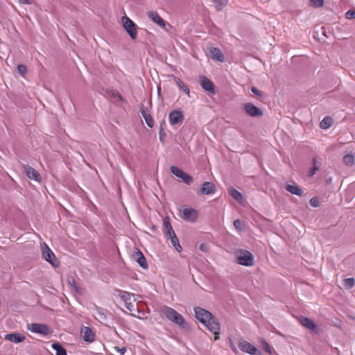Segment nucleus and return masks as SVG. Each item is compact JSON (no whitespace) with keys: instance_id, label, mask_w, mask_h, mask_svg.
Masks as SVG:
<instances>
[{"instance_id":"nucleus-6","label":"nucleus","mask_w":355,"mask_h":355,"mask_svg":"<svg viewBox=\"0 0 355 355\" xmlns=\"http://www.w3.org/2000/svg\"><path fill=\"white\" fill-rule=\"evenodd\" d=\"M239 347L242 352L250 355H262V353L257 347L244 340L239 342Z\"/></svg>"},{"instance_id":"nucleus-30","label":"nucleus","mask_w":355,"mask_h":355,"mask_svg":"<svg viewBox=\"0 0 355 355\" xmlns=\"http://www.w3.org/2000/svg\"><path fill=\"white\" fill-rule=\"evenodd\" d=\"M332 125V120L330 117H324L320 123V126L323 129H327Z\"/></svg>"},{"instance_id":"nucleus-27","label":"nucleus","mask_w":355,"mask_h":355,"mask_svg":"<svg viewBox=\"0 0 355 355\" xmlns=\"http://www.w3.org/2000/svg\"><path fill=\"white\" fill-rule=\"evenodd\" d=\"M51 346L55 351L56 355H67L66 349L60 343H54Z\"/></svg>"},{"instance_id":"nucleus-22","label":"nucleus","mask_w":355,"mask_h":355,"mask_svg":"<svg viewBox=\"0 0 355 355\" xmlns=\"http://www.w3.org/2000/svg\"><path fill=\"white\" fill-rule=\"evenodd\" d=\"M285 188L287 191L293 195L298 196H302L303 195V191L296 184H287Z\"/></svg>"},{"instance_id":"nucleus-12","label":"nucleus","mask_w":355,"mask_h":355,"mask_svg":"<svg viewBox=\"0 0 355 355\" xmlns=\"http://www.w3.org/2000/svg\"><path fill=\"white\" fill-rule=\"evenodd\" d=\"M183 119V114L180 110H173L168 115V121L172 125L181 123Z\"/></svg>"},{"instance_id":"nucleus-11","label":"nucleus","mask_w":355,"mask_h":355,"mask_svg":"<svg viewBox=\"0 0 355 355\" xmlns=\"http://www.w3.org/2000/svg\"><path fill=\"white\" fill-rule=\"evenodd\" d=\"M23 168L26 173V175L29 179L33 180L38 182H40V175L35 168L28 165H24Z\"/></svg>"},{"instance_id":"nucleus-16","label":"nucleus","mask_w":355,"mask_h":355,"mask_svg":"<svg viewBox=\"0 0 355 355\" xmlns=\"http://www.w3.org/2000/svg\"><path fill=\"white\" fill-rule=\"evenodd\" d=\"M199 82L201 87L207 92L214 94V87L212 82L209 80L207 77L202 76L199 78Z\"/></svg>"},{"instance_id":"nucleus-32","label":"nucleus","mask_w":355,"mask_h":355,"mask_svg":"<svg viewBox=\"0 0 355 355\" xmlns=\"http://www.w3.org/2000/svg\"><path fill=\"white\" fill-rule=\"evenodd\" d=\"M218 10H220L225 6L228 0H212Z\"/></svg>"},{"instance_id":"nucleus-7","label":"nucleus","mask_w":355,"mask_h":355,"mask_svg":"<svg viewBox=\"0 0 355 355\" xmlns=\"http://www.w3.org/2000/svg\"><path fill=\"white\" fill-rule=\"evenodd\" d=\"M171 172L175 175L177 178L182 180L185 184L189 185L192 181L193 178L188 173L184 172L182 169L177 166H172L170 168Z\"/></svg>"},{"instance_id":"nucleus-13","label":"nucleus","mask_w":355,"mask_h":355,"mask_svg":"<svg viewBox=\"0 0 355 355\" xmlns=\"http://www.w3.org/2000/svg\"><path fill=\"white\" fill-rule=\"evenodd\" d=\"M132 259L134 261H135L143 269L146 270L148 268L146 259L145 257L144 256L143 253L139 250H137L133 254H132Z\"/></svg>"},{"instance_id":"nucleus-40","label":"nucleus","mask_w":355,"mask_h":355,"mask_svg":"<svg viewBox=\"0 0 355 355\" xmlns=\"http://www.w3.org/2000/svg\"><path fill=\"white\" fill-rule=\"evenodd\" d=\"M112 96L116 98H117L119 101H122L123 98L121 96V94L117 92H111Z\"/></svg>"},{"instance_id":"nucleus-34","label":"nucleus","mask_w":355,"mask_h":355,"mask_svg":"<svg viewBox=\"0 0 355 355\" xmlns=\"http://www.w3.org/2000/svg\"><path fill=\"white\" fill-rule=\"evenodd\" d=\"M310 5L315 8L322 7L324 5V0H310Z\"/></svg>"},{"instance_id":"nucleus-24","label":"nucleus","mask_w":355,"mask_h":355,"mask_svg":"<svg viewBox=\"0 0 355 355\" xmlns=\"http://www.w3.org/2000/svg\"><path fill=\"white\" fill-rule=\"evenodd\" d=\"M116 293H118V295L121 298V300L124 302V303H126L128 302H130L131 297H134L135 294L122 291V290H116Z\"/></svg>"},{"instance_id":"nucleus-44","label":"nucleus","mask_w":355,"mask_h":355,"mask_svg":"<svg viewBox=\"0 0 355 355\" xmlns=\"http://www.w3.org/2000/svg\"><path fill=\"white\" fill-rule=\"evenodd\" d=\"M318 169V168L316 166H314L311 169V171H310V175H313L315 174V171H316Z\"/></svg>"},{"instance_id":"nucleus-5","label":"nucleus","mask_w":355,"mask_h":355,"mask_svg":"<svg viewBox=\"0 0 355 355\" xmlns=\"http://www.w3.org/2000/svg\"><path fill=\"white\" fill-rule=\"evenodd\" d=\"M27 329L33 333L38 334L42 336H47L51 333L50 328L45 324H28Z\"/></svg>"},{"instance_id":"nucleus-42","label":"nucleus","mask_w":355,"mask_h":355,"mask_svg":"<svg viewBox=\"0 0 355 355\" xmlns=\"http://www.w3.org/2000/svg\"><path fill=\"white\" fill-rule=\"evenodd\" d=\"M234 225L236 229H241V222L239 219H236L234 221Z\"/></svg>"},{"instance_id":"nucleus-4","label":"nucleus","mask_w":355,"mask_h":355,"mask_svg":"<svg viewBox=\"0 0 355 355\" xmlns=\"http://www.w3.org/2000/svg\"><path fill=\"white\" fill-rule=\"evenodd\" d=\"M237 263L245 266H252L254 263V256L249 251H241L237 256Z\"/></svg>"},{"instance_id":"nucleus-18","label":"nucleus","mask_w":355,"mask_h":355,"mask_svg":"<svg viewBox=\"0 0 355 355\" xmlns=\"http://www.w3.org/2000/svg\"><path fill=\"white\" fill-rule=\"evenodd\" d=\"M182 218L184 220L194 221L197 218V212L191 208H185L182 211Z\"/></svg>"},{"instance_id":"nucleus-8","label":"nucleus","mask_w":355,"mask_h":355,"mask_svg":"<svg viewBox=\"0 0 355 355\" xmlns=\"http://www.w3.org/2000/svg\"><path fill=\"white\" fill-rule=\"evenodd\" d=\"M194 312L196 318L202 324H207L213 316L209 311L199 306L194 308Z\"/></svg>"},{"instance_id":"nucleus-20","label":"nucleus","mask_w":355,"mask_h":355,"mask_svg":"<svg viewBox=\"0 0 355 355\" xmlns=\"http://www.w3.org/2000/svg\"><path fill=\"white\" fill-rule=\"evenodd\" d=\"M300 322L302 326L313 331L317 329V325L315 324V323L312 320L308 318L302 317L300 319Z\"/></svg>"},{"instance_id":"nucleus-17","label":"nucleus","mask_w":355,"mask_h":355,"mask_svg":"<svg viewBox=\"0 0 355 355\" xmlns=\"http://www.w3.org/2000/svg\"><path fill=\"white\" fill-rule=\"evenodd\" d=\"M209 56L212 60L219 61L221 62H224V55L218 48L211 47L209 50Z\"/></svg>"},{"instance_id":"nucleus-2","label":"nucleus","mask_w":355,"mask_h":355,"mask_svg":"<svg viewBox=\"0 0 355 355\" xmlns=\"http://www.w3.org/2000/svg\"><path fill=\"white\" fill-rule=\"evenodd\" d=\"M121 21L123 28L128 33L130 37L132 40H135L137 37V26L135 22L127 16L122 17Z\"/></svg>"},{"instance_id":"nucleus-31","label":"nucleus","mask_w":355,"mask_h":355,"mask_svg":"<svg viewBox=\"0 0 355 355\" xmlns=\"http://www.w3.org/2000/svg\"><path fill=\"white\" fill-rule=\"evenodd\" d=\"M354 284H355V280L354 278H352V277L347 278V279H344L343 286L345 288H346L347 289H350L354 286Z\"/></svg>"},{"instance_id":"nucleus-43","label":"nucleus","mask_w":355,"mask_h":355,"mask_svg":"<svg viewBox=\"0 0 355 355\" xmlns=\"http://www.w3.org/2000/svg\"><path fill=\"white\" fill-rule=\"evenodd\" d=\"M251 91H252L254 94H256L257 96H261V92L257 89V88H256V87H252L251 88Z\"/></svg>"},{"instance_id":"nucleus-35","label":"nucleus","mask_w":355,"mask_h":355,"mask_svg":"<svg viewBox=\"0 0 355 355\" xmlns=\"http://www.w3.org/2000/svg\"><path fill=\"white\" fill-rule=\"evenodd\" d=\"M144 119H145V121L148 127H150V128L153 127L154 120L150 114H148V116H144Z\"/></svg>"},{"instance_id":"nucleus-9","label":"nucleus","mask_w":355,"mask_h":355,"mask_svg":"<svg viewBox=\"0 0 355 355\" xmlns=\"http://www.w3.org/2000/svg\"><path fill=\"white\" fill-rule=\"evenodd\" d=\"M204 324L216 336L215 339H218L220 331V324L218 320L214 316H211L210 320H209L208 322H207V324Z\"/></svg>"},{"instance_id":"nucleus-45","label":"nucleus","mask_w":355,"mask_h":355,"mask_svg":"<svg viewBox=\"0 0 355 355\" xmlns=\"http://www.w3.org/2000/svg\"><path fill=\"white\" fill-rule=\"evenodd\" d=\"M141 114L143 116V117L144 118V116H148L149 114H148L146 110H141Z\"/></svg>"},{"instance_id":"nucleus-28","label":"nucleus","mask_w":355,"mask_h":355,"mask_svg":"<svg viewBox=\"0 0 355 355\" xmlns=\"http://www.w3.org/2000/svg\"><path fill=\"white\" fill-rule=\"evenodd\" d=\"M168 239L171 240V244L178 252H180L182 250V248L180 245L179 239L176 236L175 234H174V235H171V236H168Z\"/></svg>"},{"instance_id":"nucleus-39","label":"nucleus","mask_w":355,"mask_h":355,"mask_svg":"<svg viewBox=\"0 0 355 355\" xmlns=\"http://www.w3.org/2000/svg\"><path fill=\"white\" fill-rule=\"evenodd\" d=\"M310 204H311V206H313L314 207H317L319 206V201H318V198H312L310 200Z\"/></svg>"},{"instance_id":"nucleus-47","label":"nucleus","mask_w":355,"mask_h":355,"mask_svg":"<svg viewBox=\"0 0 355 355\" xmlns=\"http://www.w3.org/2000/svg\"><path fill=\"white\" fill-rule=\"evenodd\" d=\"M230 346H231L232 349L234 352H236V349L235 346H234V345H233V344H232V343L230 344Z\"/></svg>"},{"instance_id":"nucleus-29","label":"nucleus","mask_w":355,"mask_h":355,"mask_svg":"<svg viewBox=\"0 0 355 355\" xmlns=\"http://www.w3.org/2000/svg\"><path fill=\"white\" fill-rule=\"evenodd\" d=\"M343 162L347 166H352L354 164L355 158L352 155H346L343 157Z\"/></svg>"},{"instance_id":"nucleus-41","label":"nucleus","mask_w":355,"mask_h":355,"mask_svg":"<svg viewBox=\"0 0 355 355\" xmlns=\"http://www.w3.org/2000/svg\"><path fill=\"white\" fill-rule=\"evenodd\" d=\"M114 348H115L116 351L117 352H119L121 355H123L126 352L125 347L119 348V347H115Z\"/></svg>"},{"instance_id":"nucleus-15","label":"nucleus","mask_w":355,"mask_h":355,"mask_svg":"<svg viewBox=\"0 0 355 355\" xmlns=\"http://www.w3.org/2000/svg\"><path fill=\"white\" fill-rule=\"evenodd\" d=\"M80 334L83 339L88 343H92L95 340V334L89 327H83L81 329Z\"/></svg>"},{"instance_id":"nucleus-48","label":"nucleus","mask_w":355,"mask_h":355,"mask_svg":"<svg viewBox=\"0 0 355 355\" xmlns=\"http://www.w3.org/2000/svg\"><path fill=\"white\" fill-rule=\"evenodd\" d=\"M315 162H316V160H315V159H313V165H315Z\"/></svg>"},{"instance_id":"nucleus-26","label":"nucleus","mask_w":355,"mask_h":355,"mask_svg":"<svg viewBox=\"0 0 355 355\" xmlns=\"http://www.w3.org/2000/svg\"><path fill=\"white\" fill-rule=\"evenodd\" d=\"M164 231L166 236H171L174 235L175 232L173 231L170 222L167 219H164L163 221Z\"/></svg>"},{"instance_id":"nucleus-46","label":"nucleus","mask_w":355,"mask_h":355,"mask_svg":"<svg viewBox=\"0 0 355 355\" xmlns=\"http://www.w3.org/2000/svg\"><path fill=\"white\" fill-rule=\"evenodd\" d=\"M19 1L22 3H30L28 0H19Z\"/></svg>"},{"instance_id":"nucleus-10","label":"nucleus","mask_w":355,"mask_h":355,"mask_svg":"<svg viewBox=\"0 0 355 355\" xmlns=\"http://www.w3.org/2000/svg\"><path fill=\"white\" fill-rule=\"evenodd\" d=\"M243 109L246 114L252 117H260L263 116L262 110L250 103L244 104Z\"/></svg>"},{"instance_id":"nucleus-23","label":"nucleus","mask_w":355,"mask_h":355,"mask_svg":"<svg viewBox=\"0 0 355 355\" xmlns=\"http://www.w3.org/2000/svg\"><path fill=\"white\" fill-rule=\"evenodd\" d=\"M229 194L235 199L239 203L242 204L243 201V196L241 192L237 191L233 187H230L228 189Z\"/></svg>"},{"instance_id":"nucleus-33","label":"nucleus","mask_w":355,"mask_h":355,"mask_svg":"<svg viewBox=\"0 0 355 355\" xmlns=\"http://www.w3.org/2000/svg\"><path fill=\"white\" fill-rule=\"evenodd\" d=\"M261 346L266 352H267L270 354H272V348L270 346V345L265 340H263L261 341Z\"/></svg>"},{"instance_id":"nucleus-3","label":"nucleus","mask_w":355,"mask_h":355,"mask_svg":"<svg viewBox=\"0 0 355 355\" xmlns=\"http://www.w3.org/2000/svg\"><path fill=\"white\" fill-rule=\"evenodd\" d=\"M41 250L43 258L53 266L58 267L59 265V261L56 259L53 251L45 243H43L41 245Z\"/></svg>"},{"instance_id":"nucleus-21","label":"nucleus","mask_w":355,"mask_h":355,"mask_svg":"<svg viewBox=\"0 0 355 355\" xmlns=\"http://www.w3.org/2000/svg\"><path fill=\"white\" fill-rule=\"evenodd\" d=\"M148 16L157 25L161 27L165 26L164 20L156 12H149Z\"/></svg>"},{"instance_id":"nucleus-1","label":"nucleus","mask_w":355,"mask_h":355,"mask_svg":"<svg viewBox=\"0 0 355 355\" xmlns=\"http://www.w3.org/2000/svg\"><path fill=\"white\" fill-rule=\"evenodd\" d=\"M161 311L162 314L171 322L175 323L177 325H179L182 328L186 327L187 323L183 316L175 309L165 306L162 308Z\"/></svg>"},{"instance_id":"nucleus-19","label":"nucleus","mask_w":355,"mask_h":355,"mask_svg":"<svg viewBox=\"0 0 355 355\" xmlns=\"http://www.w3.org/2000/svg\"><path fill=\"white\" fill-rule=\"evenodd\" d=\"M26 337L19 333L7 334L5 339L15 343H19L25 340Z\"/></svg>"},{"instance_id":"nucleus-14","label":"nucleus","mask_w":355,"mask_h":355,"mask_svg":"<svg viewBox=\"0 0 355 355\" xmlns=\"http://www.w3.org/2000/svg\"><path fill=\"white\" fill-rule=\"evenodd\" d=\"M216 191V187L214 183L210 182H205L201 188L198 191V194H213Z\"/></svg>"},{"instance_id":"nucleus-36","label":"nucleus","mask_w":355,"mask_h":355,"mask_svg":"<svg viewBox=\"0 0 355 355\" xmlns=\"http://www.w3.org/2000/svg\"><path fill=\"white\" fill-rule=\"evenodd\" d=\"M17 70L18 72L21 74L22 76H24L27 72V68L25 65L23 64H19L17 66Z\"/></svg>"},{"instance_id":"nucleus-25","label":"nucleus","mask_w":355,"mask_h":355,"mask_svg":"<svg viewBox=\"0 0 355 355\" xmlns=\"http://www.w3.org/2000/svg\"><path fill=\"white\" fill-rule=\"evenodd\" d=\"M174 80L179 89L184 92L188 96H190L189 88L180 78L175 77Z\"/></svg>"},{"instance_id":"nucleus-38","label":"nucleus","mask_w":355,"mask_h":355,"mask_svg":"<svg viewBox=\"0 0 355 355\" xmlns=\"http://www.w3.org/2000/svg\"><path fill=\"white\" fill-rule=\"evenodd\" d=\"M347 19H355V11L349 10L345 13Z\"/></svg>"},{"instance_id":"nucleus-37","label":"nucleus","mask_w":355,"mask_h":355,"mask_svg":"<svg viewBox=\"0 0 355 355\" xmlns=\"http://www.w3.org/2000/svg\"><path fill=\"white\" fill-rule=\"evenodd\" d=\"M125 306L130 311H138V309L135 308V304L131 302H128L125 303Z\"/></svg>"}]
</instances>
